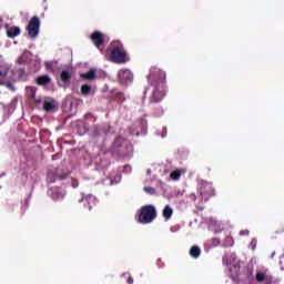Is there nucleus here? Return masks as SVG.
I'll return each mask as SVG.
<instances>
[{"mask_svg": "<svg viewBox=\"0 0 284 284\" xmlns=\"http://www.w3.org/2000/svg\"><path fill=\"white\" fill-rule=\"evenodd\" d=\"M149 81L153 88L150 103H161L165 97V73L161 69H152Z\"/></svg>", "mask_w": 284, "mask_h": 284, "instance_id": "1", "label": "nucleus"}, {"mask_svg": "<svg viewBox=\"0 0 284 284\" xmlns=\"http://www.w3.org/2000/svg\"><path fill=\"white\" fill-rule=\"evenodd\" d=\"M108 51L113 63H125L128 61V52H125V48L120 41H113Z\"/></svg>", "mask_w": 284, "mask_h": 284, "instance_id": "2", "label": "nucleus"}, {"mask_svg": "<svg viewBox=\"0 0 284 284\" xmlns=\"http://www.w3.org/2000/svg\"><path fill=\"white\" fill-rule=\"evenodd\" d=\"M156 207H154V205H144L140 210L138 223H141L142 225H149V223H152L153 221L156 220Z\"/></svg>", "mask_w": 284, "mask_h": 284, "instance_id": "3", "label": "nucleus"}, {"mask_svg": "<svg viewBox=\"0 0 284 284\" xmlns=\"http://www.w3.org/2000/svg\"><path fill=\"white\" fill-rule=\"evenodd\" d=\"M199 192L203 201L205 202L210 201L212 196H216V189H214L212 182H207L204 180L200 182Z\"/></svg>", "mask_w": 284, "mask_h": 284, "instance_id": "4", "label": "nucleus"}, {"mask_svg": "<svg viewBox=\"0 0 284 284\" xmlns=\"http://www.w3.org/2000/svg\"><path fill=\"white\" fill-rule=\"evenodd\" d=\"M39 30H41V20L39 17L33 16L27 26L29 39H37L39 37Z\"/></svg>", "mask_w": 284, "mask_h": 284, "instance_id": "5", "label": "nucleus"}, {"mask_svg": "<svg viewBox=\"0 0 284 284\" xmlns=\"http://www.w3.org/2000/svg\"><path fill=\"white\" fill-rule=\"evenodd\" d=\"M118 77L120 83H122L123 85H128V83H132V81H134V74L132 73V71H130V69H121L118 72Z\"/></svg>", "mask_w": 284, "mask_h": 284, "instance_id": "6", "label": "nucleus"}, {"mask_svg": "<svg viewBox=\"0 0 284 284\" xmlns=\"http://www.w3.org/2000/svg\"><path fill=\"white\" fill-rule=\"evenodd\" d=\"M48 195L53 201H62V199H65V190L59 186H53L48 191Z\"/></svg>", "mask_w": 284, "mask_h": 284, "instance_id": "7", "label": "nucleus"}, {"mask_svg": "<svg viewBox=\"0 0 284 284\" xmlns=\"http://www.w3.org/2000/svg\"><path fill=\"white\" fill-rule=\"evenodd\" d=\"M90 39L98 50H101V45L105 43V36H103L101 31H94L91 33Z\"/></svg>", "mask_w": 284, "mask_h": 284, "instance_id": "8", "label": "nucleus"}, {"mask_svg": "<svg viewBox=\"0 0 284 284\" xmlns=\"http://www.w3.org/2000/svg\"><path fill=\"white\" fill-rule=\"evenodd\" d=\"M79 203H82L84 207H88L89 212H92V207L97 205V197L93 195H84L79 200Z\"/></svg>", "mask_w": 284, "mask_h": 284, "instance_id": "9", "label": "nucleus"}, {"mask_svg": "<svg viewBox=\"0 0 284 284\" xmlns=\"http://www.w3.org/2000/svg\"><path fill=\"white\" fill-rule=\"evenodd\" d=\"M65 179H68V173L60 174L59 169H57L55 172L48 173V181L50 183H57V181H65Z\"/></svg>", "mask_w": 284, "mask_h": 284, "instance_id": "10", "label": "nucleus"}, {"mask_svg": "<svg viewBox=\"0 0 284 284\" xmlns=\"http://www.w3.org/2000/svg\"><path fill=\"white\" fill-rule=\"evenodd\" d=\"M83 81H97V70L90 69L87 73H80Z\"/></svg>", "mask_w": 284, "mask_h": 284, "instance_id": "11", "label": "nucleus"}, {"mask_svg": "<svg viewBox=\"0 0 284 284\" xmlns=\"http://www.w3.org/2000/svg\"><path fill=\"white\" fill-rule=\"evenodd\" d=\"M255 281H257V283H263V282L272 283L273 277H272V275H267L263 272H256Z\"/></svg>", "mask_w": 284, "mask_h": 284, "instance_id": "12", "label": "nucleus"}, {"mask_svg": "<svg viewBox=\"0 0 284 284\" xmlns=\"http://www.w3.org/2000/svg\"><path fill=\"white\" fill-rule=\"evenodd\" d=\"M37 85H50L52 83V78L50 75H40L36 79Z\"/></svg>", "mask_w": 284, "mask_h": 284, "instance_id": "13", "label": "nucleus"}, {"mask_svg": "<svg viewBox=\"0 0 284 284\" xmlns=\"http://www.w3.org/2000/svg\"><path fill=\"white\" fill-rule=\"evenodd\" d=\"M21 34V28L19 27H10L7 29V37L9 39H14L16 37H19Z\"/></svg>", "mask_w": 284, "mask_h": 284, "instance_id": "14", "label": "nucleus"}, {"mask_svg": "<svg viewBox=\"0 0 284 284\" xmlns=\"http://www.w3.org/2000/svg\"><path fill=\"white\" fill-rule=\"evenodd\" d=\"M42 108L44 112H54V110H57V106L54 105V100L44 101Z\"/></svg>", "mask_w": 284, "mask_h": 284, "instance_id": "15", "label": "nucleus"}, {"mask_svg": "<svg viewBox=\"0 0 284 284\" xmlns=\"http://www.w3.org/2000/svg\"><path fill=\"white\" fill-rule=\"evenodd\" d=\"M162 214L166 221H170L172 219V215L174 214V211L171 209L170 205H165Z\"/></svg>", "mask_w": 284, "mask_h": 284, "instance_id": "16", "label": "nucleus"}, {"mask_svg": "<svg viewBox=\"0 0 284 284\" xmlns=\"http://www.w3.org/2000/svg\"><path fill=\"white\" fill-rule=\"evenodd\" d=\"M27 97H28L29 101L34 100V98L37 97V89L34 87H28L27 88Z\"/></svg>", "mask_w": 284, "mask_h": 284, "instance_id": "17", "label": "nucleus"}, {"mask_svg": "<svg viewBox=\"0 0 284 284\" xmlns=\"http://www.w3.org/2000/svg\"><path fill=\"white\" fill-rule=\"evenodd\" d=\"M60 79H61V81H63V83H68V82H70V79H72V74L69 73L68 70H63L60 74Z\"/></svg>", "mask_w": 284, "mask_h": 284, "instance_id": "18", "label": "nucleus"}, {"mask_svg": "<svg viewBox=\"0 0 284 284\" xmlns=\"http://www.w3.org/2000/svg\"><path fill=\"white\" fill-rule=\"evenodd\" d=\"M124 143H125V138L118 135L113 142V148H123Z\"/></svg>", "mask_w": 284, "mask_h": 284, "instance_id": "19", "label": "nucleus"}, {"mask_svg": "<svg viewBox=\"0 0 284 284\" xmlns=\"http://www.w3.org/2000/svg\"><path fill=\"white\" fill-rule=\"evenodd\" d=\"M190 256L199 258L201 256V248L199 246H192L190 250Z\"/></svg>", "mask_w": 284, "mask_h": 284, "instance_id": "20", "label": "nucleus"}, {"mask_svg": "<svg viewBox=\"0 0 284 284\" xmlns=\"http://www.w3.org/2000/svg\"><path fill=\"white\" fill-rule=\"evenodd\" d=\"M91 92H92V87L91 85L83 84L81 87V94H83V97H88Z\"/></svg>", "mask_w": 284, "mask_h": 284, "instance_id": "21", "label": "nucleus"}, {"mask_svg": "<svg viewBox=\"0 0 284 284\" xmlns=\"http://www.w3.org/2000/svg\"><path fill=\"white\" fill-rule=\"evenodd\" d=\"M172 181H179V179H181V171L175 170L173 172H171L170 174Z\"/></svg>", "mask_w": 284, "mask_h": 284, "instance_id": "22", "label": "nucleus"}, {"mask_svg": "<svg viewBox=\"0 0 284 284\" xmlns=\"http://www.w3.org/2000/svg\"><path fill=\"white\" fill-rule=\"evenodd\" d=\"M6 77H8V72L0 71V85H6Z\"/></svg>", "mask_w": 284, "mask_h": 284, "instance_id": "23", "label": "nucleus"}, {"mask_svg": "<svg viewBox=\"0 0 284 284\" xmlns=\"http://www.w3.org/2000/svg\"><path fill=\"white\" fill-rule=\"evenodd\" d=\"M225 247H232V245H234V240L232 239V236H227L225 239Z\"/></svg>", "mask_w": 284, "mask_h": 284, "instance_id": "24", "label": "nucleus"}, {"mask_svg": "<svg viewBox=\"0 0 284 284\" xmlns=\"http://www.w3.org/2000/svg\"><path fill=\"white\" fill-rule=\"evenodd\" d=\"M4 85L6 88H8V90H11V92H17V88L14 87V84H12V82H4Z\"/></svg>", "mask_w": 284, "mask_h": 284, "instance_id": "25", "label": "nucleus"}, {"mask_svg": "<svg viewBox=\"0 0 284 284\" xmlns=\"http://www.w3.org/2000/svg\"><path fill=\"white\" fill-rule=\"evenodd\" d=\"M144 192H146V194H156V189L152 187V186H145L144 187Z\"/></svg>", "mask_w": 284, "mask_h": 284, "instance_id": "26", "label": "nucleus"}, {"mask_svg": "<svg viewBox=\"0 0 284 284\" xmlns=\"http://www.w3.org/2000/svg\"><path fill=\"white\" fill-rule=\"evenodd\" d=\"M44 65L48 70H54V63L53 62H45Z\"/></svg>", "mask_w": 284, "mask_h": 284, "instance_id": "27", "label": "nucleus"}, {"mask_svg": "<svg viewBox=\"0 0 284 284\" xmlns=\"http://www.w3.org/2000/svg\"><path fill=\"white\" fill-rule=\"evenodd\" d=\"M240 236H250V230L240 231Z\"/></svg>", "mask_w": 284, "mask_h": 284, "instance_id": "28", "label": "nucleus"}, {"mask_svg": "<svg viewBox=\"0 0 284 284\" xmlns=\"http://www.w3.org/2000/svg\"><path fill=\"white\" fill-rule=\"evenodd\" d=\"M128 284H133L134 283V278L132 276H129L126 280Z\"/></svg>", "mask_w": 284, "mask_h": 284, "instance_id": "29", "label": "nucleus"}, {"mask_svg": "<svg viewBox=\"0 0 284 284\" xmlns=\"http://www.w3.org/2000/svg\"><path fill=\"white\" fill-rule=\"evenodd\" d=\"M36 103V105H39V103H41V99H37V97L34 98V100H31Z\"/></svg>", "mask_w": 284, "mask_h": 284, "instance_id": "30", "label": "nucleus"}, {"mask_svg": "<svg viewBox=\"0 0 284 284\" xmlns=\"http://www.w3.org/2000/svg\"><path fill=\"white\" fill-rule=\"evenodd\" d=\"M213 243H214V245H219L221 243V240L215 237V239H213Z\"/></svg>", "mask_w": 284, "mask_h": 284, "instance_id": "31", "label": "nucleus"}, {"mask_svg": "<svg viewBox=\"0 0 284 284\" xmlns=\"http://www.w3.org/2000/svg\"><path fill=\"white\" fill-rule=\"evenodd\" d=\"M85 119H94V115H92V113H87Z\"/></svg>", "mask_w": 284, "mask_h": 284, "instance_id": "32", "label": "nucleus"}, {"mask_svg": "<svg viewBox=\"0 0 284 284\" xmlns=\"http://www.w3.org/2000/svg\"><path fill=\"white\" fill-rule=\"evenodd\" d=\"M72 185H73V187H79V182L78 181H73Z\"/></svg>", "mask_w": 284, "mask_h": 284, "instance_id": "33", "label": "nucleus"}, {"mask_svg": "<svg viewBox=\"0 0 284 284\" xmlns=\"http://www.w3.org/2000/svg\"><path fill=\"white\" fill-rule=\"evenodd\" d=\"M251 245H253V250L256 247V242L253 240L252 242H251Z\"/></svg>", "mask_w": 284, "mask_h": 284, "instance_id": "34", "label": "nucleus"}, {"mask_svg": "<svg viewBox=\"0 0 284 284\" xmlns=\"http://www.w3.org/2000/svg\"><path fill=\"white\" fill-rule=\"evenodd\" d=\"M23 214H26V207L21 209V216H23Z\"/></svg>", "mask_w": 284, "mask_h": 284, "instance_id": "35", "label": "nucleus"}, {"mask_svg": "<svg viewBox=\"0 0 284 284\" xmlns=\"http://www.w3.org/2000/svg\"><path fill=\"white\" fill-rule=\"evenodd\" d=\"M148 174H150V170L148 171Z\"/></svg>", "mask_w": 284, "mask_h": 284, "instance_id": "36", "label": "nucleus"}]
</instances>
